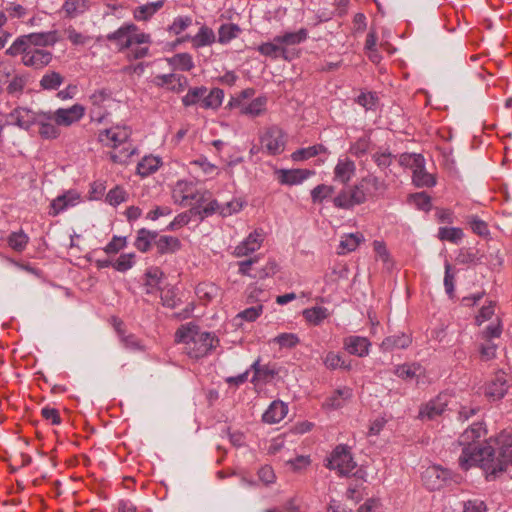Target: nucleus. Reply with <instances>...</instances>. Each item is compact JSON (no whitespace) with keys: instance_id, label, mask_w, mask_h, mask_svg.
Masks as SVG:
<instances>
[{"instance_id":"69168bd1","label":"nucleus","mask_w":512,"mask_h":512,"mask_svg":"<svg viewBox=\"0 0 512 512\" xmlns=\"http://www.w3.org/2000/svg\"><path fill=\"white\" fill-rule=\"evenodd\" d=\"M423 159V156L420 154H401L399 157V164L404 167H409L414 170L416 168V165L421 163Z\"/></svg>"},{"instance_id":"de8ad7c7","label":"nucleus","mask_w":512,"mask_h":512,"mask_svg":"<svg viewBox=\"0 0 512 512\" xmlns=\"http://www.w3.org/2000/svg\"><path fill=\"white\" fill-rule=\"evenodd\" d=\"M51 119L39 118L37 122L40 125L39 134L44 139H55L59 136V129L52 123Z\"/></svg>"},{"instance_id":"4c0bfd02","label":"nucleus","mask_w":512,"mask_h":512,"mask_svg":"<svg viewBox=\"0 0 512 512\" xmlns=\"http://www.w3.org/2000/svg\"><path fill=\"white\" fill-rule=\"evenodd\" d=\"M303 316L310 324L319 325L323 320L328 318L329 311L326 307L315 306L305 309L303 311Z\"/></svg>"},{"instance_id":"680f3d73","label":"nucleus","mask_w":512,"mask_h":512,"mask_svg":"<svg viewBox=\"0 0 512 512\" xmlns=\"http://www.w3.org/2000/svg\"><path fill=\"white\" fill-rule=\"evenodd\" d=\"M192 23V18L189 16L176 17L173 23L169 26V31L175 35H179L186 30Z\"/></svg>"},{"instance_id":"58836bf2","label":"nucleus","mask_w":512,"mask_h":512,"mask_svg":"<svg viewBox=\"0 0 512 512\" xmlns=\"http://www.w3.org/2000/svg\"><path fill=\"white\" fill-rule=\"evenodd\" d=\"M327 149L322 144L313 145L307 148H301L292 153L294 161H303L317 156L321 153H326Z\"/></svg>"},{"instance_id":"a878e982","label":"nucleus","mask_w":512,"mask_h":512,"mask_svg":"<svg viewBox=\"0 0 512 512\" xmlns=\"http://www.w3.org/2000/svg\"><path fill=\"white\" fill-rule=\"evenodd\" d=\"M288 412L287 405L282 401H273L262 416L263 422L275 424L280 422Z\"/></svg>"},{"instance_id":"ea45409f","label":"nucleus","mask_w":512,"mask_h":512,"mask_svg":"<svg viewBox=\"0 0 512 512\" xmlns=\"http://www.w3.org/2000/svg\"><path fill=\"white\" fill-rule=\"evenodd\" d=\"M372 159L377 165V167L384 171L387 175L386 169H388L396 158L388 149L378 150L372 153Z\"/></svg>"},{"instance_id":"774afa93","label":"nucleus","mask_w":512,"mask_h":512,"mask_svg":"<svg viewBox=\"0 0 512 512\" xmlns=\"http://www.w3.org/2000/svg\"><path fill=\"white\" fill-rule=\"evenodd\" d=\"M262 312L263 306L260 304L243 310L237 315V317L252 322L255 321L262 314Z\"/></svg>"},{"instance_id":"f8f14e48","label":"nucleus","mask_w":512,"mask_h":512,"mask_svg":"<svg viewBox=\"0 0 512 512\" xmlns=\"http://www.w3.org/2000/svg\"><path fill=\"white\" fill-rule=\"evenodd\" d=\"M230 105L239 110L240 115L256 118L264 114L267 106V97L259 96L250 102L242 101L240 98H234Z\"/></svg>"},{"instance_id":"20e7f679","label":"nucleus","mask_w":512,"mask_h":512,"mask_svg":"<svg viewBox=\"0 0 512 512\" xmlns=\"http://www.w3.org/2000/svg\"><path fill=\"white\" fill-rule=\"evenodd\" d=\"M130 135L131 130L126 126H115L100 131L99 141L113 149L109 152V158L113 163L126 164L130 157L136 154V148L129 142Z\"/></svg>"},{"instance_id":"603ef678","label":"nucleus","mask_w":512,"mask_h":512,"mask_svg":"<svg viewBox=\"0 0 512 512\" xmlns=\"http://www.w3.org/2000/svg\"><path fill=\"white\" fill-rule=\"evenodd\" d=\"M371 150V141L367 137H361L350 146V153L356 157H362Z\"/></svg>"},{"instance_id":"1a4fd4ad","label":"nucleus","mask_w":512,"mask_h":512,"mask_svg":"<svg viewBox=\"0 0 512 512\" xmlns=\"http://www.w3.org/2000/svg\"><path fill=\"white\" fill-rule=\"evenodd\" d=\"M326 467L336 470L341 476L349 475L356 467L349 447L338 445L327 458Z\"/></svg>"},{"instance_id":"bf43d9fd","label":"nucleus","mask_w":512,"mask_h":512,"mask_svg":"<svg viewBox=\"0 0 512 512\" xmlns=\"http://www.w3.org/2000/svg\"><path fill=\"white\" fill-rule=\"evenodd\" d=\"M299 338L294 333H281L273 339L281 348H293L299 343Z\"/></svg>"},{"instance_id":"6e6d98bb","label":"nucleus","mask_w":512,"mask_h":512,"mask_svg":"<svg viewBox=\"0 0 512 512\" xmlns=\"http://www.w3.org/2000/svg\"><path fill=\"white\" fill-rule=\"evenodd\" d=\"M468 224L475 234L481 237H487L489 235V228L487 223L481 220L479 217L474 215L469 216Z\"/></svg>"},{"instance_id":"f257e3e1","label":"nucleus","mask_w":512,"mask_h":512,"mask_svg":"<svg viewBox=\"0 0 512 512\" xmlns=\"http://www.w3.org/2000/svg\"><path fill=\"white\" fill-rule=\"evenodd\" d=\"M479 467L486 473L488 480H494L512 465V436L503 431L497 437L490 438L484 450L478 453Z\"/></svg>"},{"instance_id":"e2e57ef3","label":"nucleus","mask_w":512,"mask_h":512,"mask_svg":"<svg viewBox=\"0 0 512 512\" xmlns=\"http://www.w3.org/2000/svg\"><path fill=\"white\" fill-rule=\"evenodd\" d=\"M196 207L192 208L194 214H199L201 218L212 215L214 212L219 211L222 207L216 200L210 201L203 209H200V203L196 204Z\"/></svg>"},{"instance_id":"09e8293b","label":"nucleus","mask_w":512,"mask_h":512,"mask_svg":"<svg viewBox=\"0 0 512 512\" xmlns=\"http://www.w3.org/2000/svg\"><path fill=\"white\" fill-rule=\"evenodd\" d=\"M323 363L330 370H335L338 368H343L346 370L350 369V365L345 363L343 357L334 352L327 353V355L323 359Z\"/></svg>"},{"instance_id":"a211bd4d","label":"nucleus","mask_w":512,"mask_h":512,"mask_svg":"<svg viewBox=\"0 0 512 512\" xmlns=\"http://www.w3.org/2000/svg\"><path fill=\"white\" fill-rule=\"evenodd\" d=\"M257 51L265 56L272 59L282 58L284 60H291L289 49L283 47L281 42L277 41V35L272 41L264 42L257 47Z\"/></svg>"},{"instance_id":"5701e85b","label":"nucleus","mask_w":512,"mask_h":512,"mask_svg":"<svg viewBox=\"0 0 512 512\" xmlns=\"http://www.w3.org/2000/svg\"><path fill=\"white\" fill-rule=\"evenodd\" d=\"M370 346V341L365 337L348 336L344 339L345 350L349 354L356 355L358 357L368 355Z\"/></svg>"},{"instance_id":"e433bc0d","label":"nucleus","mask_w":512,"mask_h":512,"mask_svg":"<svg viewBox=\"0 0 512 512\" xmlns=\"http://www.w3.org/2000/svg\"><path fill=\"white\" fill-rule=\"evenodd\" d=\"M224 92L220 88H213L210 92L202 98L201 107L204 109H218L223 101Z\"/></svg>"},{"instance_id":"39448f33","label":"nucleus","mask_w":512,"mask_h":512,"mask_svg":"<svg viewBox=\"0 0 512 512\" xmlns=\"http://www.w3.org/2000/svg\"><path fill=\"white\" fill-rule=\"evenodd\" d=\"M486 433L481 423H473L459 437L458 443L462 446V453L459 457V466L468 470L472 466H479L478 453L484 450V445L477 441Z\"/></svg>"},{"instance_id":"a18cd8bd","label":"nucleus","mask_w":512,"mask_h":512,"mask_svg":"<svg viewBox=\"0 0 512 512\" xmlns=\"http://www.w3.org/2000/svg\"><path fill=\"white\" fill-rule=\"evenodd\" d=\"M160 299L163 306L168 308H175L180 301L177 298L176 290L173 286H165L161 288Z\"/></svg>"},{"instance_id":"5fc2aeb1","label":"nucleus","mask_w":512,"mask_h":512,"mask_svg":"<svg viewBox=\"0 0 512 512\" xmlns=\"http://www.w3.org/2000/svg\"><path fill=\"white\" fill-rule=\"evenodd\" d=\"M64 34L73 45H85L91 40L89 36L78 32L73 26H68Z\"/></svg>"},{"instance_id":"423d86ee","label":"nucleus","mask_w":512,"mask_h":512,"mask_svg":"<svg viewBox=\"0 0 512 512\" xmlns=\"http://www.w3.org/2000/svg\"><path fill=\"white\" fill-rule=\"evenodd\" d=\"M152 244L160 255L174 254L181 249V241L175 236H159L157 231H150L145 228L138 230L134 243L135 247L141 252H147Z\"/></svg>"},{"instance_id":"9b49d317","label":"nucleus","mask_w":512,"mask_h":512,"mask_svg":"<svg viewBox=\"0 0 512 512\" xmlns=\"http://www.w3.org/2000/svg\"><path fill=\"white\" fill-rule=\"evenodd\" d=\"M173 198L183 206H193L204 201V194L196 191L192 183L179 181L173 191Z\"/></svg>"},{"instance_id":"ddd939ff","label":"nucleus","mask_w":512,"mask_h":512,"mask_svg":"<svg viewBox=\"0 0 512 512\" xmlns=\"http://www.w3.org/2000/svg\"><path fill=\"white\" fill-rule=\"evenodd\" d=\"M22 63L34 69H42L52 61V53L41 48H28L21 51Z\"/></svg>"},{"instance_id":"2eb2a0df","label":"nucleus","mask_w":512,"mask_h":512,"mask_svg":"<svg viewBox=\"0 0 512 512\" xmlns=\"http://www.w3.org/2000/svg\"><path fill=\"white\" fill-rule=\"evenodd\" d=\"M450 476L451 473L449 470L439 466H431L424 471L422 479L426 487L433 491L442 488L450 479Z\"/></svg>"},{"instance_id":"4be33fe9","label":"nucleus","mask_w":512,"mask_h":512,"mask_svg":"<svg viewBox=\"0 0 512 512\" xmlns=\"http://www.w3.org/2000/svg\"><path fill=\"white\" fill-rule=\"evenodd\" d=\"M313 173V171L308 169H280L277 171L279 182L285 185L301 184Z\"/></svg>"},{"instance_id":"49530a36","label":"nucleus","mask_w":512,"mask_h":512,"mask_svg":"<svg viewBox=\"0 0 512 512\" xmlns=\"http://www.w3.org/2000/svg\"><path fill=\"white\" fill-rule=\"evenodd\" d=\"M207 93L206 87H194L190 88L187 94L182 98V103L184 106H192L196 103H201L202 98Z\"/></svg>"},{"instance_id":"4d7b16f0","label":"nucleus","mask_w":512,"mask_h":512,"mask_svg":"<svg viewBox=\"0 0 512 512\" xmlns=\"http://www.w3.org/2000/svg\"><path fill=\"white\" fill-rule=\"evenodd\" d=\"M134 258V253L121 254L117 260L113 262V267L119 272H126L133 267Z\"/></svg>"},{"instance_id":"dca6fc26","label":"nucleus","mask_w":512,"mask_h":512,"mask_svg":"<svg viewBox=\"0 0 512 512\" xmlns=\"http://www.w3.org/2000/svg\"><path fill=\"white\" fill-rule=\"evenodd\" d=\"M85 114V108L81 104H74L70 108L57 109L51 119L59 126H70L78 122Z\"/></svg>"},{"instance_id":"c03bdc74","label":"nucleus","mask_w":512,"mask_h":512,"mask_svg":"<svg viewBox=\"0 0 512 512\" xmlns=\"http://www.w3.org/2000/svg\"><path fill=\"white\" fill-rule=\"evenodd\" d=\"M240 32V28L236 24H223L220 26L218 31V41L221 44H226L232 39L236 38Z\"/></svg>"},{"instance_id":"052dcab7","label":"nucleus","mask_w":512,"mask_h":512,"mask_svg":"<svg viewBox=\"0 0 512 512\" xmlns=\"http://www.w3.org/2000/svg\"><path fill=\"white\" fill-rule=\"evenodd\" d=\"M455 274L452 272V267L449 262L445 263V275H444V287L445 291L450 298L454 297V286Z\"/></svg>"},{"instance_id":"0e129e2a","label":"nucleus","mask_w":512,"mask_h":512,"mask_svg":"<svg viewBox=\"0 0 512 512\" xmlns=\"http://www.w3.org/2000/svg\"><path fill=\"white\" fill-rule=\"evenodd\" d=\"M502 334V325L500 320H497L496 323H491L488 325L481 333L482 339L486 341H490L494 338H499Z\"/></svg>"},{"instance_id":"412c9836","label":"nucleus","mask_w":512,"mask_h":512,"mask_svg":"<svg viewBox=\"0 0 512 512\" xmlns=\"http://www.w3.org/2000/svg\"><path fill=\"white\" fill-rule=\"evenodd\" d=\"M155 84L160 87H167L172 92H182L187 85V78L180 74L170 73L157 75Z\"/></svg>"},{"instance_id":"f03ea898","label":"nucleus","mask_w":512,"mask_h":512,"mask_svg":"<svg viewBox=\"0 0 512 512\" xmlns=\"http://www.w3.org/2000/svg\"><path fill=\"white\" fill-rule=\"evenodd\" d=\"M387 189V184L374 174H368L355 185L343 189L333 198V204L340 209H351L365 203L368 199L381 197Z\"/></svg>"},{"instance_id":"6e6552de","label":"nucleus","mask_w":512,"mask_h":512,"mask_svg":"<svg viewBox=\"0 0 512 512\" xmlns=\"http://www.w3.org/2000/svg\"><path fill=\"white\" fill-rule=\"evenodd\" d=\"M39 118L51 119V115L34 111L28 107L18 106L7 114L6 125H14L27 131L39 121Z\"/></svg>"},{"instance_id":"0eeeda50","label":"nucleus","mask_w":512,"mask_h":512,"mask_svg":"<svg viewBox=\"0 0 512 512\" xmlns=\"http://www.w3.org/2000/svg\"><path fill=\"white\" fill-rule=\"evenodd\" d=\"M56 42H58L56 31L30 33L19 36L6 50V54L15 57L25 49L53 46Z\"/></svg>"},{"instance_id":"c9c22d12","label":"nucleus","mask_w":512,"mask_h":512,"mask_svg":"<svg viewBox=\"0 0 512 512\" xmlns=\"http://www.w3.org/2000/svg\"><path fill=\"white\" fill-rule=\"evenodd\" d=\"M170 66L180 71H190L194 68L192 56L189 53H178L167 59Z\"/></svg>"},{"instance_id":"c756f323","label":"nucleus","mask_w":512,"mask_h":512,"mask_svg":"<svg viewBox=\"0 0 512 512\" xmlns=\"http://www.w3.org/2000/svg\"><path fill=\"white\" fill-rule=\"evenodd\" d=\"M411 342L412 339L409 335L405 333H400L386 337L381 343V348L384 351L405 349L411 344Z\"/></svg>"},{"instance_id":"37998d69","label":"nucleus","mask_w":512,"mask_h":512,"mask_svg":"<svg viewBox=\"0 0 512 512\" xmlns=\"http://www.w3.org/2000/svg\"><path fill=\"white\" fill-rule=\"evenodd\" d=\"M438 237L442 241H449L457 244L463 238V231L457 227H440L438 230Z\"/></svg>"},{"instance_id":"8fccbe9b","label":"nucleus","mask_w":512,"mask_h":512,"mask_svg":"<svg viewBox=\"0 0 512 512\" xmlns=\"http://www.w3.org/2000/svg\"><path fill=\"white\" fill-rule=\"evenodd\" d=\"M373 249L378 260L382 261L387 269L392 268V260L386 245L382 241L375 240L373 242Z\"/></svg>"},{"instance_id":"bb28decb","label":"nucleus","mask_w":512,"mask_h":512,"mask_svg":"<svg viewBox=\"0 0 512 512\" xmlns=\"http://www.w3.org/2000/svg\"><path fill=\"white\" fill-rule=\"evenodd\" d=\"M144 288L146 294H153L157 290L161 291L160 283L164 276L162 270L158 267H150L145 272Z\"/></svg>"},{"instance_id":"cd10ccee","label":"nucleus","mask_w":512,"mask_h":512,"mask_svg":"<svg viewBox=\"0 0 512 512\" xmlns=\"http://www.w3.org/2000/svg\"><path fill=\"white\" fill-rule=\"evenodd\" d=\"M356 165L349 158L339 159L334 168L335 178L342 183H347L354 176Z\"/></svg>"},{"instance_id":"2f4dec72","label":"nucleus","mask_w":512,"mask_h":512,"mask_svg":"<svg viewBox=\"0 0 512 512\" xmlns=\"http://www.w3.org/2000/svg\"><path fill=\"white\" fill-rule=\"evenodd\" d=\"M308 38V30L301 28L295 32H285L281 35H277V41L281 42L283 47L289 48L303 43Z\"/></svg>"},{"instance_id":"f704fd0d","label":"nucleus","mask_w":512,"mask_h":512,"mask_svg":"<svg viewBox=\"0 0 512 512\" xmlns=\"http://www.w3.org/2000/svg\"><path fill=\"white\" fill-rule=\"evenodd\" d=\"M89 8V0H66L62 10L69 18H75L83 14Z\"/></svg>"},{"instance_id":"393cba45","label":"nucleus","mask_w":512,"mask_h":512,"mask_svg":"<svg viewBox=\"0 0 512 512\" xmlns=\"http://www.w3.org/2000/svg\"><path fill=\"white\" fill-rule=\"evenodd\" d=\"M79 199V195L76 192L69 191L63 195L55 198L50 204L49 214L52 216L58 215L69 206H74Z\"/></svg>"},{"instance_id":"7ed1b4c3","label":"nucleus","mask_w":512,"mask_h":512,"mask_svg":"<svg viewBox=\"0 0 512 512\" xmlns=\"http://www.w3.org/2000/svg\"><path fill=\"white\" fill-rule=\"evenodd\" d=\"M175 340L183 343L186 354L194 359L206 356L218 343L211 333L199 331L192 323L182 325L175 333Z\"/></svg>"},{"instance_id":"6ab92c4d","label":"nucleus","mask_w":512,"mask_h":512,"mask_svg":"<svg viewBox=\"0 0 512 512\" xmlns=\"http://www.w3.org/2000/svg\"><path fill=\"white\" fill-rule=\"evenodd\" d=\"M262 242V231L255 230L254 232L250 233L244 241L235 247L234 255L236 257L247 256L257 251L261 247Z\"/></svg>"},{"instance_id":"9d476101","label":"nucleus","mask_w":512,"mask_h":512,"mask_svg":"<svg viewBox=\"0 0 512 512\" xmlns=\"http://www.w3.org/2000/svg\"><path fill=\"white\" fill-rule=\"evenodd\" d=\"M262 147L270 155H278L285 149V134L282 129L277 126L267 128L261 136Z\"/></svg>"},{"instance_id":"b1692460","label":"nucleus","mask_w":512,"mask_h":512,"mask_svg":"<svg viewBox=\"0 0 512 512\" xmlns=\"http://www.w3.org/2000/svg\"><path fill=\"white\" fill-rule=\"evenodd\" d=\"M187 39H190L194 48H201L204 46H210L216 41V36L214 31L208 26H201L198 33L193 36H186L182 39H178L177 42H183Z\"/></svg>"},{"instance_id":"c85d7f7f","label":"nucleus","mask_w":512,"mask_h":512,"mask_svg":"<svg viewBox=\"0 0 512 512\" xmlns=\"http://www.w3.org/2000/svg\"><path fill=\"white\" fill-rule=\"evenodd\" d=\"M353 390L349 387H342L334 391L325 401V406L330 409H339L352 398Z\"/></svg>"},{"instance_id":"72a5a7b5","label":"nucleus","mask_w":512,"mask_h":512,"mask_svg":"<svg viewBox=\"0 0 512 512\" xmlns=\"http://www.w3.org/2000/svg\"><path fill=\"white\" fill-rule=\"evenodd\" d=\"M164 5V0H158L156 2L147 3L139 6L134 10V18L137 21H147L150 19L158 10Z\"/></svg>"},{"instance_id":"4468645a","label":"nucleus","mask_w":512,"mask_h":512,"mask_svg":"<svg viewBox=\"0 0 512 512\" xmlns=\"http://www.w3.org/2000/svg\"><path fill=\"white\" fill-rule=\"evenodd\" d=\"M510 387L508 376L504 372H497L485 388V395L492 401L502 399Z\"/></svg>"},{"instance_id":"7c9ffc66","label":"nucleus","mask_w":512,"mask_h":512,"mask_svg":"<svg viewBox=\"0 0 512 512\" xmlns=\"http://www.w3.org/2000/svg\"><path fill=\"white\" fill-rule=\"evenodd\" d=\"M413 183L417 187H432L436 184L435 177L428 173L425 169V161L424 158L422 162L416 165V168L413 170Z\"/></svg>"},{"instance_id":"13d9d810","label":"nucleus","mask_w":512,"mask_h":512,"mask_svg":"<svg viewBox=\"0 0 512 512\" xmlns=\"http://www.w3.org/2000/svg\"><path fill=\"white\" fill-rule=\"evenodd\" d=\"M28 243V236L23 232H13L8 238L9 246L15 251H22Z\"/></svg>"},{"instance_id":"473e14b6","label":"nucleus","mask_w":512,"mask_h":512,"mask_svg":"<svg viewBox=\"0 0 512 512\" xmlns=\"http://www.w3.org/2000/svg\"><path fill=\"white\" fill-rule=\"evenodd\" d=\"M364 240L361 233H351L343 236L340 240L337 253L339 255H345L352 251H355L359 244Z\"/></svg>"},{"instance_id":"79ce46f5","label":"nucleus","mask_w":512,"mask_h":512,"mask_svg":"<svg viewBox=\"0 0 512 512\" xmlns=\"http://www.w3.org/2000/svg\"><path fill=\"white\" fill-rule=\"evenodd\" d=\"M63 82L64 77L60 73L51 71L41 78L40 86L45 90H56Z\"/></svg>"},{"instance_id":"338daca9","label":"nucleus","mask_w":512,"mask_h":512,"mask_svg":"<svg viewBox=\"0 0 512 512\" xmlns=\"http://www.w3.org/2000/svg\"><path fill=\"white\" fill-rule=\"evenodd\" d=\"M125 199L126 192L120 187L111 189L106 196V200L113 206L119 205L120 203L124 202Z\"/></svg>"},{"instance_id":"f3484780","label":"nucleus","mask_w":512,"mask_h":512,"mask_svg":"<svg viewBox=\"0 0 512 512\" xmlns=\"http://www.w3.org/2000/svg\"><path fill=\"white\" fill-rule=\"evenodd\" d=\"M448 406V395L439 394L436 398L430 400L420 408L419 417L421 419L433 420L442 415Z\"/></svg>"},{"instance_id":"aec40b11","label":"nucleus","mask_w":512,"mask_h":512,"mask_svg":"<svg viewBox=\"0 0 512 512\" xmlns=\"http://www.w3.org/2000/svg\"><path fill=\"white\" fill-rule=\"evenodd\" d=\"M137 30L138 28L135 24H124L116 31L109 33L106 39L115 43L120 51L128 49L131 47L130 32H136Z\"/></svg>"},{"instance_id":"a19ab883","label":"nucleus","mask_w":512,"mask_h":512,"mask_svg":"<svg viewBox=\"0 0 512 512\" xmlns=\"http://www.w3.org/2000/svg\"><path fill=\"white\" fill-rule=\"evenodd\" d=\"M160 160L154 156L144 157L137 165V173L142 177L154 173L159 168Z\"/></svg>"},{"instance_id":"3c124183","label":"nucleus","mask_w":512,"mask_h":512,"mask_svg":"<svg viewBox=\"0 0 512 512\" xmlns=\"http://www.w3.org/2000/svg\"><path fill=\"white\" fill-rule=\"evenodd\" d=\"M333 193V186L321 184L312 189L311 198L313 203H321L323 200L331 197Z\"/></svg>"},{"instance_id":"864d4df0","label":"nucleus","mask_w":512,"mask_h":512,"mask_svg":"<svg viewBox=\"0 0 512 512\" xmlns=\"http://www.w3.org/2000/svg\"><path fill=\"white\" fill-rule=\"evenodd\" d=\"M421 370L419 365L416 364H404L400 365L395 369V374L404 380H410L418 376V372Z\"/></svg>"}]
</instances>
